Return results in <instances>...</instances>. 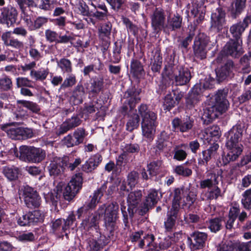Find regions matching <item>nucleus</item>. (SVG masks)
I'll return each instance as SVG.
<instances>
[{
    "label": "nucleus",
    "mask_w": 251,
    "mask_h": 251,
    "mask_svg": "<svg viewBox=\"0 0 251 251\" xmlns=\"http://www.w3.org/2000/svg\"><path fill=\"white\" fill-rule=\"evenodd\" d=\"M192 77L190 69L183 66H178L172 72H168L161 76L158 85L159 90L161 92L166 91L171 85L183 86L187 85Z\"/></svg>",
    "instance_id": "3"
},
{
    "label": "nucleus",
    "mask_w": 251,
    "mask_h": 251,
    "mask_svg": "<svg viewBox=\"0 0 251 251\" xmlns=\"http://www.w3.org/2000/svg\"><path fill=\"white\" fill-rule=\"evenodd\" d=\"M141 92V89H137L135 86H131L126 90V93L128 95V99L126 100L127 104L129 107V110L128 113L126 112L127 116V121L126 122V130L132 131L135 128H137L139 125L140 117L137 113V110L135 109L136 104L140 100L139 97ZM127 107H126V110Z\"/></svg>",
    "instance_id": "6"
},
{
    "label": "nucleus",
    "mask_w": 251,
    "mask_h": 251,
    "mask_svg": "<svg viewBox=\"0 0 251 251\" xmlns=\"http://www.w3.org/2000/svg\"><path fill=\"white\" fill-rule=\"evenodd\" d=\"M21 10V17L23 20L26 25L28 27L31 24V17L29 14L30 8L31 6H28L25 0H15Z\"/></svg>",
    "instance_id": "27"
},
{
    "label": "nucleus",
    "mask_w": 251,
    "mask_h": 251,
    "mask_svg": "<svg viewBox=\"0 0 251 251\" xmlns=\"http://www.w3.org/2000/svg\"><path fill=\"white\" fill-rule=\"evenodd\" d=\"M151 60V71L154 74H160L162 66V56L160 50H156Z\"/></svg>",
    "instance_id": "30"
},
{
    "label": "nucleus",
    "mask_w": 251,
    "mask_h": 251,
    "mask_svg": "<svg viewBox=\"0 0 251 251\" xmlns=\"http://www.w3.org/2000/svg\"><path fill=\"white\" fill-rule=\"evenodd\" d=\"M183 193V190L179 188H175L173 192V199L172 205L171 208L180 210V201L181 200V194Z\"/></svg>",
    "instance_id": "42"
},
{
    "label": "nucleus",
    "mask_w": 251,
    "mask_h": 251,
    "mask_svg": "<svg viewBox=\"0 0 251 251\" xmlns=\"http://www.w3.org/2000/svg\"><path fill=\"white\" fill-rule=\"evenodd\" d=\"M105 189L106 186L102 185L94 191L90 201L87 204V207L89 208L93 209L96 207L97 204L99 202L100 199L102 197Z\"/></svg>",
    "instance_id": "33"
},
{
    "label": "nucleus",
    "mask_w": 251,
    "mask_h": 251,
    "mask_svg": "<svg viewBox=\"0 0 251 251\" xmlns=\"http://www.w3.org/2000/svg\"><path fill=\"white\" fill-rule=\"evenodd\" d=\"M118 209V205L113 203L109 204L106 207L105 205H102L98 209L97 214L92 215L88 219L83 220L81 225L84 229H89L92 227L97 228L100 216L104 213L105 230L107 232L112 234L116 228Z\"/></svg>",
    "instance_id": "1"
},
{
    "label": "nucleus",
    "mask_w": 251,
    "mask_h": 251,
    "mask_svg": "<svg viewBox=\"0 0 251 251\" xmlns=\"http://www.w3.org/2000/svg\"><path fill=\"white\" fill-rule=\"evenodd\" d=\"M17 16L18 11L15 7L8 6L0 8V23L12 25L16 23Z\"/></svg>",
    "instance_id": "20"
},
{
    "label": "nucleus",
    "mask_w": 251,
    "mask_h": 251,
    "mask_svg": "<svg viewBox=\"0 0 251 251\" xmlns=\"http://www.w3.org/2000/svg\"><path fill=\"white\" fill-rule=\"evenodd\" d=\"M204 2L205 0H197L192 3L191 13L196 18L195 21L197 24L201 23L204 19L206 12V6L204 5Z\"/></svg>",
    "instance_id": "23"
},
{
    "label": "nucleus",
    "mask_w": 251,
    "mask_h": 251,
    "mask_svg": "<svg viewBox=\"0 0 251 251\" xmlns=\"http://www.w3.org/2000/svg\"><path fill=\"white\" fill-rule=\"evenodd\" d=\"M23 197L25 204L30 208L38 207L40 205L41 198L36 190L28 185L24 187Z\"/></svg>",
    "instance_id": "16"
},
{
    "label": "nucleus",
    "mask_w": 251,
    "mask_h": 251,
    "mask_svg": "<svg viewBox=\"0 0 251 251\" xmlns=\"http://www.w3.org/2000/svg\"><path fill=\"white\" fill-rule=\"evenodd\" d=\"M28 213L30 225L38 223H41L43 221L44 215L41 211L34 210Z\"/></svg>",
    "instance_id": "48"
},
{
    "label": "nucleus",
    "mask_w": 251,
    "mask_h": 251,
    "mask_svg": "<svg viewBox=\"0 0 251 251\" xmlns=\"http://www.w3.org/2000/svg\"><path fill=\"white\" fill-rule=\"evenodd\" d=\"M76 82V78L74 75L71 74L67 77L61 84L60 89H64L66 88L71 87Z\"/></svg>",
    "instance_id": "59"
},
{
    "label": "nucleus",
    "mask_w": 251,
    "mask_h": 251,
    "mask_svg": "<svg viewBox=\"0 0 251 251\" xmlns=\"http://www.w3.org/2000/svg\"><path fill=\"white\" fill-rule=\"evenodd\" d=\"M242 48V41L230 38L219 52L217 58V63H221L226 57L230 56L232 58H238L244 53Z\"/></svg>",
    "instance_id": "8"
},
{
    "label": "nucleus",
    "mask_w": 251,
    "mask_h": 251,
    "mask_svg": "<svg viewBox=\"0 0 251 251\" xmlns=\"http://www.w3.org/2000/svg\"><path fill=\"white\" fill-rule=\"evenodd\" d=\"M48 22V18L43 16L38 17L28 27L29 30H34L40 28Z\"/></svg>",
    "instance_id": "44"
},
{
    "label": "nucleus",
    "mask_w": 251,
    "mask_h": 251,
    "mask_svg": "<svg viewBox=\"0 0 251 251\" xmlns=\"http://www.w3.org/2000/svg\"><path fill=\"white\" fill-rule=\"evenodd\" d=\"M82 181V176L81 173H77L74 176L68 185L64 188L63 192L64 199L67 201L72 200L81 189ZM64 187V183L62 182H59L54 189V191L56 193V195H53L52 193L49 194L50 197V200L53 203L56 202L59 199Z\"/></svg>",
    "instance_id": "5"
},
{
    "label": "nucleus",
    "mask_w": 251,
    "mask_h": 251,
    "mask_svg": "<svg viewBox=\"0 0 251 251\" xmlns=\"http://www.w3.org/2000/svg\"><path fill=\"white\" fill-rule=\"evenodd\" d=\"M142 196V191L136 190L130 192L126 197V202L128 205L127 211L131 218L133 217L134 213L138 210V206L141 201Z\"/></svg>",
    "instance_id": "19"
},
{
    "label": "nucleus",
    "mask_w": 251,
    "mask_h": 251,
    "mask_svg": "<svg viewBox=\"0 0 251 251\" xmlns=\"http://www.w3.org/2000/svg\"><path fill=\"white\" fill-rule=\"evenodd\" d=\"M195 35L194 30H190L187 33V36L183 38L180 41L179 47L181 49H187L190 44L192 42Z\"/></svg>",
    "instance_id": "46"
},
{
    "label": "nucleus",
    "mask_w": 251,
    "mask_h": 251,
    "mask_svg": "<svg viewBox=\"0 0 251 251\" xmlns=\"http://www.w3.org/2000/svg\"><path fill=\"white\" fill-rule=\"evenodd\" d=\"M245 29L238 22L233 24L229 28V32L232 35V39L242 40V36Z\"/></svg>",
    "instance_id": "34"
},
{
    "label": "nucleus",
    "mask_w": 251,
    "mask_h": 251,
    "mask_svg": "<svg viewBox=\"0 0 251 251\" xmlns=\"http://www.w3.org/2000/svg\"><path fill=\"white\" fill-rule=\"evenodd\" d=\"M222 217H216L215 218H209L206 221L208 228L213 233H217L222 229Z\"/></svg>",
    "instance_id": "32"
},
{
    "label": "nucleus",
    "mask_w": 251,
    "mask_h": 251,
    "mask_svg": "<svg viewBox=\"0 0 251 251\" xmlns=\"http://www.w3.org/2000/svg\"><path fill=\"white\" fill-rule=\"evenodd\" d=\"M218 175L216 174H212L210 178H207L203 180H201L200 182V187L201 189H209L214 185H218L219 183Z\"/></svg>",
    "instance_id": "38"
},
{
    "label": "nucleus",
    "mask_w": 251,
    "mask_h": 251,
    "mask_svg": "<svg viewBox=\"0 0 251 251\" xmlns=\"http://www.w3.org/2000/svg\"><path fill=\"white\" fill-rule=\"evenodd\" d=\"M161 163L158 161H153L148 165V170L150 177H152L156 175L158 170L159 169Z\"/></svg>",
    "instance_id": "60"
},
{
    "label": "nucleus",
    "mask_w": 251,
    "mask_h": 251,
    "mask_svg": "<svg viewBox=\"0 0 251 251\" xmlns=\"http://www.w3.org/2000/svg\"><path fill=\"white\" fill-rule=\"evenodd\" d=\"M112 25L108 22L101 24L99 28V35L101 40H110Z\"/></svg>",
    "instance_id": "35"
},
{
    "label": "nucleus",
    "mask_w": 251,
    "mask_h": 251,
    "mask_svg": "<svg viewBox=\"0 0 251 251\" xmlns=\"http://www.w3.org/2000/svg\"><path fill=\"white\" fill-rule=\"evenodd\" d=\"M226 10L221 6L213 10L211 15V27L217 32L222 31L226 24Z\"/></svg>",
    "instance_id": "11"
},
{
    "label": "nucleus",
    "mask_w": 251,
    "mask_h": 251,
    "mask_svg": "<svg viewBox=\"0 0 251 251\" xmlns=\"http://www.w3.org/2000/svg\"><path fill=\"white\" fill-rule=\"evenodd\" d=\"M234 67L233 61L231 59L227 60L223 65L215 70L217 80L219 82H222L233 77Z\"/></svg>",
    "instance_id": "17"
},
{
    "label": "nucleus",
    "mask_w": 251,
    "mask_h": 251,
    "mask_svg": "<svg viewBox=\"0 0 251 251\" xmlns=\"http://www.w3.org/2000/svg\"><path fill=\"white\" fill-rule=\"evenodd\" d=\"M179 210L178 209L171 208L167 212L166 218L164 221V227L166 232H172L175 227L176 221L178 219L180 216Z\"/></svg>",
    "instance_id": "24"
},
{
    "label": "nucleus",
    "mask_w": 251,
    "mask_h": 251,
    "mask_svg": "<svg viewBox=\"0 0 251 251\" xmlns=\"http://www.w3.org/2000/svg\"><path fill=\"white\" fill-rule=\"evenodd\" d=\"M247 0H232L227 8L228 17L236 20L244 13L247 7Z\"/></svg>",
    "instance_id": "18"
},
{
    "label": "nucleus",
    "mask_w": 251,
    "mask_h": 251,
    "mask_svg": "<svg viewBox=\"0 0 251 251\" xmlns=\"http://www.w3.org/2000/svg\"><path fill=\"white\" fill-rule=\"evenodd\" d=\"M5 176L10 180H16L20 174V171L17 167H7L4 168L3 171Z\"/></svg>",
    "instance_id": "41"
},
{
    "label": "nucleus",
    "mask_w": 251,
    "mask_h": 251,
    "mask_svg": "<svg viewBox=\"0 0 251 251\" xmlns=\"http://www.w3.org/2000/svg\"><path fill=\"white\" fill-rule=\"evenodd\" d=\"M81 122V120L77 116H73L71 118L67 119L60 125L57 134L58 135L64 134L68 131L79 126Z\"/></svg>",
    "instance_id": "25"
},
{
    "label": "nucleus",
    "mask_w": 251,
    "mask_h": 251,
    "mask_svg": "<svg viewBox=\"0 0 251 251\" xmlns=\"http://www.w3.org/2000/svg\"><path fill=\"white\" fill-rule=\"evenodd\" d=\"M19 157H45V151L40 148H36L33 147L22 146L19 148Z\"/></svg>",
    "instance_id": "26"
},
{
    "label": "nucleus",
    "mask_w": 251,
    "mask_h": 251,
    "mask_svg": "<svg viewBox=\"0 0 251 251\" xmlns=\"http://www.w3.org/2000/svg\"><path fill=\"white\" fill-rule=\"evenodd\" d=\"M64 226L62 230L64 231L66 238L68 239V233H69L70 227L74 225H76L75 215L74 212H72L68 216L66 219H63Z\"/></svg>",
    "instance_id": "36"
},
{
    "label": "nucleus",
    "mask_w": 251,
    "mask_h": 251,
    "mask_svg": "<svg viewBox=\"0 0 251 251\" xmlns=\"http://www.w3.org/2000/svg\"><path fill=\"white\" fill-rule=\"evenodd\" d=\"M235 241L227 240L222 242L218 248V251H233L235 250Z\"/></svg>",
    "instance_id": "56"
},
{
    "label": "nucleus",
    "mask_w": 251,
    "mask_h": 251,
    "mask_svg": "<svg viewBox=\"0 0 251 251\" xmlns=\"http://www.w3.org/2000/svg\"><path fill=\"white\" fill-rule=\"evenodd\" d=\"M182 17L178 13L168 16L164 32L169 33L180 29L182 26Z\"/></svg>",
    "instance_id": "22"
},
{
    "label": "nucleus",
    "mask_w": 251,
    "mask_h": 251,
    "mask_svg": "<svg viewBox=\"0 0 251 251\" xmlns=\"http://www.w3.org/2000/svg\"><path fill=\"white\" fill-rule=\"evenodd\" d=\"M174 172L177 175L183 177H188L192 174L191 169L186 167L184 165L176 166L174 169Z\"/></svg>",
    "instance_id": "53"
},
{
    "label": "nucleus",
    "mask_w": 251,
    "mask_h": 251,
    "mask_svg": "<svg viewBox=\"0 0 251 251\" xmlns=\"http://www.w3.org/2000/svg\"><path fill=\"white\" fill-rule=\"evenodd\" d=\"M1 39L5 46H10L16 49H21L24 48V43L17 38L11 37V32L7 31L3 33L1 36Z\"/></svg>",
    "instance_id": "29"
},
{
    "label": "nucleus",
    "mask_w": 251,
    "mask_h": 251,
    "mask_svg": "<svg viewBox=\"0 0 251 251\" xmlns=\"http://www.w3.org/2000/svg\"><path fill=\"white\" fill-rule=\"evenodd\" d=\"M167 56L166 61L167 64L164 67L161 76L168 72H172L173 70L180 65H178V59L176 56V50L175 49H168L167 50Z\"/></svg>",
    "instance_id": "21"
},
{
    "label": "nucleus",
    "mask_w": 251,
    "mask_h": 251,
    "mask_svg": "<svg viewBox=\"0 0 251 251\" xmlns=\"http://www.w3.org/2000/svg\"><path fill=\"white\" fill-rule=\"evenodd\" d=\"M63 223V221L61 219H58L52 222L51 225L52 231L56 234H60V236L62 237L65 235L64 231L62 230V228L64 226Z\"/></svg>",
    "instance_id": "49"
},
{
    "label": "nucleus",
    "mask_w": 251,
    "mask_h": 251,
    "mask_svg": "<svg viewBox=\"0 0 251 251\" xmlns=\"http://www.w3.org/2000/svg\"><path fill=\"white\" fill-rule=\"evenodd\" d=\"M45 34L47 41L50 43L55 42L57 43L58 34L56 32L51 29H47L45 31Z\"/></svg>",
    "instance_id": "63"
},
{
    "label": "nucleus",
    "mask_w": 251,
    "mask_h": 251,
    "mask_svg": "<svg viewBox=\"0 0 251 251\" xmlns=\"http://www.w3.org/2000/svg\"><path fill=\"white\" fill-rule=\"evenodd\" d=\"M221 196V189L217 185H214L207 190L202 191L201 194V199L202 201H211L213 200H217Z\"/></svg>",
    "instance_id": "28"
},
{
    "label": "nucleus",
    "mask_w": 251,
    "mask_h": 251,
    "mask_svg": "<svg viewBox=\"0 0 251 251\" xmlns=\"http://www.w3.org/2000/svg\"><path fill=\"white\" fill-rule=\"evenodd\" d=\"M86 135L87 134L85 133V131L83 128H77L73 133L75 141L76 142L78 145L83 142Z\"/></svg>",
    "instance_id": "58"
},
{
    "label": "nucleus",
    "mask_w": 251,
    "mask_h": 251,
    "mask_svg": "<svg viewBox=\"0 0 251 251\" xmlns=\"http://www.w3.org/2000/svg\"><path fill=\"white\" fill-rule=\"evenodd\" d=\"M209 42V37L203 33H200L195 37L192 46L193 54L195 58L202 60L206 58L207 48Z\"/></svg>",
    "instance_id": "9"
},
{
    "label": "nucleus",
    "mask_w": 251,
    "mask_h": 251,
    "mask_svg": "<svg viewBox=\"0 0 251 251\" xmlns=\"http://www.w3.org/2000/svg\"><path fill=\"white\" fill-rule=\"evenodd\" d=\"M173 130L176 132H189L194 126V119L190 116L183 118L175 117L172 121Z\"/></svg>",
    "instance_id": "14"
},
{
    "label": "nucleus",
    "mask_w": 251,
    "mask_h": 251,
    "mask_svg": "<svg viewBox=\"0 0 251 251\" xmlns=\"http://www.w3.org/2000/svg\"><path fill=\"white\" fill-rule=\"evenodd\" d=\"M151 26L154 33L159 34L164 32L166 24L165 11L162 8H156L151 16Z\"/></svg>",
    "instance_id": "13"
},
{
    "label": "nucleus",
    "mask_w": 251,
    "mask_h": 251,
    "mask_svg": "<svg viewBox=\"0 0 251 251\" xmlns=\"http://www.w3.org/2000/svg\"><path fill=\"white\" fill-rule=\"evenodd\" d=\"M17 103L21 104L24 107L27 108L34 113H37L40 110L39 105L32 101L19 100H17Z\"/></svg>",
    "instance_id": "51"
},
{
    "label": "nucleus",
    "mask_w": 251,
    "mask_h": 251,
    "mask_svg": "<svg viewBox=\"0 0 251 251\" xmlns=\"http://www.w3.org/2000/svg\"><path fill=\"white\" fill-rule=\"evenodd\" d=\"M6 131L8 136L14 140L22 139V134L24 132V128H14L6 127L5 129L3 128Z\"/></svg>",
    "instance_id": "39"
},
{
    "label": "nucleus",
    "mask_w": 251,
    "mask_h": 251,
    "mask_svg": "<svg viewBox=\"0 0 251 251\" xmlns=\"http://www.w3.org/2000/svg\"><path fill=\"white\" fill-rule=\"evenodd\" d=\"M12 86V82L11 78L6 76L3 75L0 77V88L4 91L10 90Z\"/></svg>",
    "instance_id": "55"
},
{
    "label": "nucleus",
    "mask_w": 251,
    "mask_h": 251,
    "mask_svg": "<svg viewBox=\"0 0 251 251\" xmlns=\"http://www.w3.org/2000/svg\"><path fill=\"white\" fill-rule=\"evenodd\" d=\"M103 84V79H97L91 83V91L93 93H99L102 88Z\"/></svg>",
    "instance_id": "62"
},
{
    "label": "nucleus",
    "mask_w": 251,
    "mask_h": 251,
    "mask_svg": "<svg viewBox=\"0 0 251 251\" xmlns=\"http://www.w3.org/2000/svg\"><path fill=\"white\" fill-rule=\"evenodd\" d=\"M142 118L141 127L144 136L149 140H153L156 127L158 125L157 114L149 109L145 104H141L138 108Z\"/></svg>",
    "instance_id": "7"
},
{
    "label": "nucleus",
    "mask_w": 251,
    "mask_h": 251,
    "mask_svg": "<svg viewBox=\"0 0 251 251\" xmlns=\"http://www.w3.org/2000/svg\"><path fill=\"white\" fill-rule=\"evenodd\" d=\"M58 158L57 164L52 163L49 167V171L50 175L58 176L61 174L63 170L67 168L71 171L74 170L81 163L79 158H76L75 160L70 159L69 158Z\"/></svg>",
    "instance_id": "10"
},
{
    "label": "nucleus",
    "mask_w": 251,
    "mask_h": 251,
    "mask_svg": "<svg viewBox=\"0 0 251 251\" xmlns=\"http://www.w3.org/2000/svg\"><path fill=\"white\" fill-rule=\"evenodd\" d=\"M56 61L63 73H71L73 71L72 63L69 59L62 58L59 60L56 59Z\"/></svg>",
    "instance_id": "37"
},
{
    "label": "nucleus",
    "mask_w": 251,
    "mask_h": 251,
    "mask_svg": "<svg viewBox=\"0 0 251 251\" xmlns=\"http://www.w3.org/2000/svg\"><path fill=\"white\" fill-rule=\"evenodd\" d=\"M159 200L158 191L155 189H151L146 197L144 201L153 208Z\"/></svg>",
    "instance_id": "40"
},
{
    "label": "nucleus",
    "mask_w": 251,
    "mask_h": 251,
    "mask_svg": "<svg viewBox=\"0 0 251 251\" xmlns=\"http://www.w3.org/2000/svg\"><path fill=\"white\" fill-rule=\"evenodd\" d=\"M184 97V92L179 89H173L169 92L163 98V108L165 111H170L178 105Z\"/></svg>",
    "instance_id": "12"
},
{
    "label": "nucleus",
    "mask_w": 251,
    "mask_h": 251,
    "mask_svg": "<svg viewBox=\"0 0 251 251\" xmlns=\"http://www.w3.org/2000/svg\"><path fill=\"white\" fill-rule=\"evenodd\" d=\"M241 204L246 210L251 209V188L246 190L242 194Z\"/></svg>",
    "instance_id": "45"
},
{
    "label": "nucleus",
    "mask_w": 251,
    "mask_h": 251,
    "mask_svg": "<svg viewBox=\"0 0 251 251\" xmlns=\"http://www.w3.org/2000/svg\"><path fill=\"white\" fill-rule=\"evenodd\" d=\"M197 194L195 192L190 191L188 189V193L186 197V202L183 204L187 207L189 210L192 209L193 208V205L196 200Z\"/></svg>",
    "instance_id": "50"
},
{
    "label": "nucleus",
    "mask_w": 251,
    "mask_h": 251,
    "mask_svg": "<svg viewBox=\"0 0 251 251\" xmlns=\"http://www.w3.org/2000/svg\"><path fill=\"white\" fill-rule=\"evenodd\" d=\"M138 178V173L135 171H132L128 175L127 182L131 190H132L133 188H134L137 183Z\"/></svg>",
    "instance_id": "57"
},
{
    "label": "nucleus",
    "mask_w": 251,
    "mask_h": 251,
    "mask_svg": "<svg viewBox=\"0 0 251 251\" xmlns=\"http://www.w3.org/2000/svg\"><path fill=\"white\" fill-rule=\"evenodd\" d=\"M130 73L136 78L140 79L145 75V71L141 62L138 60L132 59L130 64Z\"/></svg>",
    "instance_id": "31"
},
{
    "label": "nucleus",
    "mask_w": 251,
    "mask_h": 251,
    "mask_svg": "<svg viewBox=\"0 0 251 251\" xmlns=\"http://www.w3.org/2000/svg\"><path fill=\"white\" fill-rule=\"evenodd\" d=\"M235 251H251V240L247 242L235 241Z\"/></svg>",
    "instance_id": "61"
},
{
    "label": "nucleus",
    "mask_w": 251,
    "mask_h": 251,
    "mask_svg": "<svg viewBox=\"0 0 251 251\" xmlns=\"http://www.w3.org/2000/svg\"><path fill=\"white\" fill-rule=\"evenodd\" d=\"M229 107V103L227 99V94L224 90H219L211 101V104L203 110L201 117L202 123L205 125L211 124L219 116L225 113Z\"/></svg>",
    "instance_id": "2"
},
{
    "label": "nucleus",
    "mask_w": 251,
    "mask_h": 251,
    "mask_svg": "<svg viewBox=\"0 0 251 251\" xmlns=\"http://www.w3.org/2000/svg\"><path fill=\"white\" fill-rule=\"evenodd\" d=\"M188 146L186 143H182L175 146L174 148V157H187Z\"/></svg>",
    "instance_id": "43"
},
{
    "label": "nucleus",
    "mask_w": 251,
    "mask_h": 251,
    "mask_svg": "<svg viewBox=\"0 0 251 251\" xmlns=\"http://www.w3.org/2000/svg\"><path fill=\"white\" fill-rule=\"evenodd\" d=\"M244 128V123L239 121L228 132L225 133L226 146L228 151L226 157H239L241 154L243 146L239 144V142L242 139ZM222 157L226 156L225 154H222Z\"/></svg>",
    "instance_id": "4"
},
{
    "label": "nucleus",
    "mask_w": 251,
    "mask_h": 251,
    "mask_svg": "<svg viewBox=\"0 0 251 251\" xmlns=\"http://www.w3.org/2000/svg\"><path fill=\"white\" fill-rule=\"evenodd\" d=\"M200 100V99L197 97L188 93L185 99V106L187 109H192L195 107Z\"/></svg>",
    "instance_id": "54"
},
{
    "label": "nucleus",
    "mask_w": 251,
    "mask_h": 251,
    "mask_svg": "<svg viewBox=\"0 0 251 251\" xmlns=\"http://www.w3.org/2000/svg\"><path fill=\"white\" fill-rule=\"evenodd\" d=\"M49 74L48 69H41L38 71L31 70L30 76L33 77L36 80H43L46 78Z\"/></svg>",
    "instance_id": "52"
},
{
    "label": "nucleus",
    "mask_w": 251,
    "mask_h": 251,
    "mask_svg": "<svg viewBox=\"0 0 251 251\" xmlns=\"http://www.w3.org/2000/svg\"><path fill=\"white\" fill-rule=\"evenodd\" d=\"M207 236L205 232L195 231L187 237V244L191 251L201 249L205 246Z\"/></svg>",
    "instance_id": "15"
},
{
    "label": "nucleus",
    "mask_w": 251,
    "mask_h": 251,
    "mask_svg": "<svg viewBox=\"0 0 251 251\" xmlns=\"http://www.w3.org/2000/svg\"><path fill=\"white\" fill-rule=\"evenodd\" d=\"M99 163V158H89L83 165V169L87 172H91L98 166Z\"/></svg>",
    "instance_id": "47"
},
{
    "label": "nucleus",
    "mask_w": 251,
    "mask_h": 251,
    "mask_svg": "<svg viewBox=\"0 0 251 251\" xmlns=\"http://www.w3.org/2000/svg\"><path fill=\"white\" fill-rule=\"evenodd\" d=\"M16 85L18 88L22 87H33L31 80L26 77H19L17 78Z\"/></svg>",
    "instance_id": "64"
}]
</instances>
